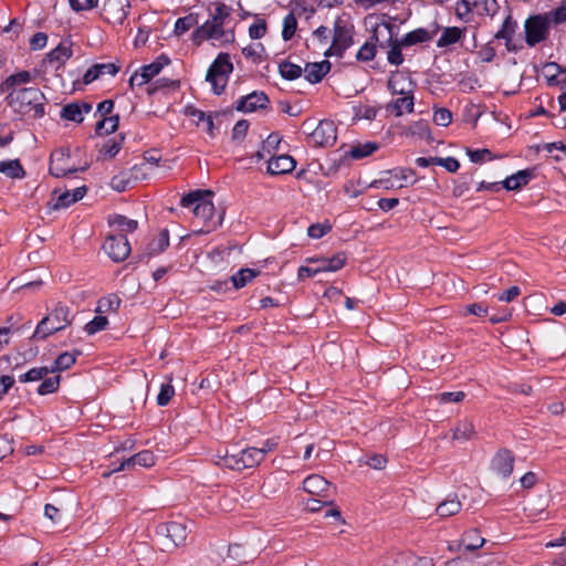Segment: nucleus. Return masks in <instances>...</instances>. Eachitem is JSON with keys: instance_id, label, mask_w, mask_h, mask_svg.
<instances>
[{"instance_id": "obj_4", "label": "nucleus", "mask_w": 566, "mask_h": 566, "mask_svg": "<svg viewBox=\"0 0 566 566\" xmlns=\"http://www.w3.org/2000/svg\"><path fill=\"white\" fill-rule=\"evenodd\" d=\"M233 71L230 57L226 53H220L210 65L206 80L212 86L216 94H221L227 86L229 74Z\"/></svg>"}, {"instance_id": "obj_27", "label": "nucleus", "mask_w": 566, "mask_h": 566, "mask_svg": "<svg viewBox=\"0 0 566 566\" xmlns=\"http://www.w3.org/2000/svg\"><path fill=\"white\" fill-rule=\"evenodd\" d=\"M532 176H533V174L528 169L520 170L516 174L506 177L502 181V186H503V188H505L509 191L518 190L523 186H526L530 182Z\"/></svg>"}, {"instance_id": "obj_15", "label": "nucleus", "mask_w": 566, "mask_h": 566, "mask_svg": "<svg viewBox=\"0 0 566 566\" xmlns=\"http://www.w3.org/2000/svg\"><path fill=\"white\" fill-rule=\"evenodd\" d=\"M352 44L353 38L350 30L340 25L339 23H336L334 29L333 43L325 52V54L340 56Z\"/></svg>"}, {"instance_id": "obj_20", "label": "nucleus", "mask_w": 566, "mask_h": 566, "mask_svg": "<svg viewBox=\"0 0 566 566\" xmlns=\"http://www.w3.org/2000/svg\"><path fill=\"white\" fill-rule=\"evenodd\" d=\"M295 160L289 155L272 156L268 160V172L271 175H283L295 168Z\"/></svg>"}, {"instance_id": "obj_8", "label": "nucleus", "mask_w": 566, "mask_h": 566, "mask_svg": "<svg viewBox=\"0 0 566 566\" xmlns=\"http://www.w3.org/2000/svg\"><path fill=\"white\" fill-rule=\"evenodd\" d=\"M71 159L70 149L61 148L55 150L51 155V164H50V174L56 178L65 177L69 174H73L80 170L75 165H71L69 161ZM86 166L81 168V170H85Z\"/></svg>"}, {"instance_id": "obj_24", "label": "nucleus", "mask_w": 566, "mask_h": 566, "mask_svg": "<svg viewBox=\"0 0 566 566\" xmlns=\"http://www.w3.org/2000/svg\"><path fill=\"white\" fill-rule=\"evenodd\" d=\"M413 94H406L388 103L386 105V112L394 114L395 116H401L405 113H411L413 111Z\"/></svg>"}, {"instance_id": "obj_31", "label": "nucleus", "mask_w": 566, "mask_h": 566, "mask_svg": "<svg viewBox=\"0 0 566 566\" xmlns=\"http://www.w3.org/2000/svg\"><path fill=\"white\" fill-rule=\"evenodd\" d=\"M0 172L12 179H21L25 175L19 159L1 160Z\"/></svg>"}, {"instance_id": "obj_26", "label": "nucleus", "mask_w": 566, "mask_h": 566, "mask_svg": "<svg viewBox=\"0 0 566 566\" xmlns=\"http://www.w3.org/2000/svg\"><path fill=\"white\" fill-rule=\"evenodd\" d=\"M185 114L192 118V122L196 124V126H203V129L211 136H214L213 129L214 124L211 115H207L200 109H197L195 107H187L185 109Z\"/></svg>"}, {"instance_id": "obj_25", "label": "nucleus", "mask_w": 566, "mask_h": 566, "mask_svg": "<svg viewBox=\"0 0 566 566\" xmlns=\"http://www.w3.org/2000/svg\"><path fill=\"white\" fill-rule=\"evenodd\" d=\"M92 111V105L88 103H71L65 105L61 109V117L67 120L81 123L83 120V114Z\"/></svg>"}, {"instance_id": "obj_6", "label": "nucleus", "mask_w": 566, "mask_h": 566, "mask_svg": "<svg viewBox=\"0 0 566 566\" xmlns=\"http://www.w3.org/2000/svg\"><path fill=\"white\" fill-rule=\"evenodd\" d=\"M209 196H211V191L209 190H197L182 197L181 205L184 207L195 205V217L202 220L205 223H208L212 220V217L214 214L213 203L210 200L206 199V197Z\"/></svg>"}, {"instance_id": "obj_40", "label": "nucleus", "mask_w": 566, "mask_h": 566, "mask_svg": "<svg viewBox=\"0 0 566 566\" xmlns=\"http://www.w3.org/2000/svg\"><path fill=\"white\" fill-rule=\"evenodd\" d=\"M474 436V427L469 421H461L453 429L452 438L453 440L459 441H468L472 439Z\"/></svg>"}, {"instance_id": "obj_11", "label": "nucleus", "mask_w": 566, "mask_h": 566, "mask_svg": "<svg viewBox=\"0 0 566 566\" xmlns=\"http://www.w3.org/2000/svg\"><path fill=\"white\" fill-rule=\"evenodd\" d=\"M169 63V59L167 56H159L156 61L148 65H144L136 71L129 78L130 86L138 85L142 86L147 84L153 77L158 75L163 67Z\"/></svg>"}, {"instance_id": "obj_38", "label": "nucleus", "mask_w": 566, "mask_h": 566, "mask_svg": "<svg viewBox=\"0 0 566 566\" xmlns=\"http://www.w3.org/2000/svg\"><path fill=\"white\" fill-rule=\"evenodd\" d=\"M169 245L168 230L164 229L159 232L157 239L153 240L148 247L147 252L149 255H155L163 252Z\"/></svg>"}, {"instance_id": "obj_29", "label": "nucleus", "mask_w": 566, "mask_h": 566, "mask_svg": "<svg viewBox=\"0 0 566 566\" xmlns=\"http://www.w3.org/2000/svg\"><path fill=\"white\" fill-rule=\"evenodd\" d=\"M166 535L176 546H179L186 542L187 527L184 523L169 522L166 524Z\"/></svg>"}, {"instance_id": "obj_12", "label": "nucleus", "mask_w": 566, "mask_h": 566, "mask_svg": "<svg viewBox=\"0 0 566 566\" xmlns=\"http://www.w3.org/2000/svg\"><path fill=\"white\" fill-rule=\"evenodd\" d=\"M514 454L507 449L500 450L491 461V470L501 479H507L514 468Z\"/></svg>"}, {"instance_id": "obj_37", "label": "nucleus", "mask_w": 566, "mask_h": 566, "mask_svg": "<svg viewBox=\"0 0 566 566\" xmlns=\"http://www.w3.org/2000/svg\"><path fill=\"white\" fill-rule=\"evenodd\" d=\"M416 555L410 552L395 553L386 558L382 566H411Z\"/></svg>"}, {"instance_id": "obj_3", "label": "nucleus", "mask_w": 566, "mask_h": 566, "mask_svg": "<svg viewBox=\"0 0 566 566\" xmlns=\"http://www.w3.org/2000/svg\"><path fill=\"white\" fill-rule=\"evenodd\" d=\"M261 462L262 453L256 451V448H247L235 453L227 452L224 455H219L217 464L231 470L241 471L256 467Z\"/></svg>"}, {"instance_id": "obj_22", "label": "nucleus", "mask_w": 566, "mask_h": 566, "mask_svg": "<svg viewBox=\"0 0 566 566\" xmlns=\"http://www.w3.org/2000/svg\"><path fill=\"white\" fill-rule=\"evenodd\" d=\"M119 71V67L114 63H97L94 64L92 67H90L84 76H83V83L90 84L93 81L99 78L101 76L108 74V75H116Z\"/></svg>"}, {"instance_id": "obj_32", "label": "nucleus", "mask_w": 566, "mask_h": 566, "mask_svg": "<svg viewBox=\"0 0 566 566\" xmlns=\"http://www.w3.org/2000/svg\"><path fill=\"white\" fill-rule=\"evenodd\" d=\"M462 507L461 502L459 501L457 495H453L452 497H449L441 502L437 509L436 512L441 517H449L460 512Z\"/></svg>"}, {"instance_id": "obj_49", "label": "nucleus", "mask_w": 566, "mask_h": 566, "mask_svg": "<svg viewBox=\"0 0 566 566\" xmlns=\"http://www.w3.org/2000/svg\"><path fill=\"white\" fill-rule=\"evenodd\" d=\"M50 373L51 370L49 367H36L30 369L25 374L20 375L19 380L21 382L38 381L45 378Z\"/></svg>"}, {"instance_id": "obj_55", "label": "nucleus", "mask_w": 566, "mask_h": 566, "mask_svg": "<svg viewBox=\"0 0 566 566\" xmlns=\"http://www.w3.org/2000/svg\"><path fill=\"white\" fill-rule=\"evenodd\" d=\"M31 81V75L27 71L19 72L17 74L10 75L6 82L3 83V88H9L17 84H25Z\"/></svg>"}, {"instance_id": "obj_42", "label": "nucleus", "mask_w": 566, "mask_h": 566, "mask_svg": "<svg viewBox=\"0 0 566 566\" xmlns=\"http://www.w3.org/2000/svg\"><path fill=\"white\" fill-rule=\"evenodd\" d=\"M279 72L283 78L292 81L298 78L302 75L303 70L297 64L284 61L280 63Z\"/></svg>"}, {"instance_id": "obj_43", "label": "nucleus", "mask_w": 566, "mask_h": 566, "mask_svg": "<svg viewBox=\"0 0 566 566\" xmlns=\"http://www.w3.org/2000/svg\"><path fill=\"white\" fill-rule=\"evenodd\" d=\"M75 360V354L64 352L55 359L54 364L49 368L51 373L63 371L73 366Z\"/></svg>"}, {"instance_id": "obj_17", "label": "nucleus", "mask_w": 566, "mask_h": 566, "mask_svg": "<svg viewBox=\"0 0 566 566\" xmlns=\"http://www.w3.org/2000/svg\"><path fill=\"white\" fill-rule=\"evenodd\" d=\"M269 103L270 99L264 92L254 91L247 96L241 97L237 102L235 109L239 112L251 113L256 109L265 108Z\"/></svg>"}, {"instance_id": "obj_56", "label": "nucleus", "mask_w": 566, "mask_h": 566, "mask_svg": "<svg viewBox=\"0 0 566 566\" xmlns=\"http://www.w3.org/2000/svg\"><path fill=\"white\" fill-rule=\"evenodd\" d=\"M175 395V388L171 384H163L160 387V391L157 396V403L159 406H166L171 400Z\"/></svg>"}, {"instance_id": "obj_2", "label": "nucleus", "mask_w": 566, "mask_h": 566, "mask_svg": "<svg viewBox=\"0 0 566 566\" xmlns=\"http://www.w3.org/2000/svg\"><path fill=\"white\" fill-rule=\"evenodd\" d=\"M7 99L8 104L20 114L34 118L44 115V95L36 87L14 90L7 96Z\"/></svg>"}, {"instance_id": "obj_10", "label": "nucleus", "mask_w": 566, "mask_h": 566, "mask_svg": "<svg viewBox=\"0 0 566 566\" xmlns=\"http://www.w3.org/2000/svg\"><path fill=\"white\" fill-rule=\"evenodd\" d=\"M128 7V0H105L102 7V17L114 25L123 24Z\"/></svg>"}, {"instance_id": "obj_14", "label": "nucleus", "mask_w": 566, "mask_h": 566, "mask_svg": "<svg viewBox=\"0 0 566 566\" xmlns=\"http://www.w3.org/2000/svg\"><path fill=\"white\" fill-rule=\"evenodd\" d=\"M303 486L310 494L321 496L322 499L332 497L335 493V488L318 474L307 476L303 482Z\"/></svg>"}, {"instance_id": "obj_61", "label": "nucleus", "mask_w": 566, "mask_h": 566, "mask_svg": "<svg viewBox=\"0 0 566 566\" xmlns=\"http://www.w3.org/2000/svg\"><path fill=\"white\" fill-rule=\"evenodd\" d=\"M266 32V23L264 20H256L249 28V35L251 39H261Z\"/></svg>"}, {"instance_id": "obj_45", "label": "nucleus", "mask_w": 566, "mask_h": 566, "mask_svg": "<svg viewBox=\"0 0 566 566\" xmlns=\"http://www.w3.org/2000/svg\"><path fill=\"white\" fill-rule=\"evenodd\" d=\"M197 24H198V18L196 14L191 13L186 17L179 18L176 21L174 32L177 36H180Z\"/></svg>"}, {"instance_id": "obj_64", "label": "nucleus", "mask_w": 566, "mask_h": 566, "mask_svg": "<svg viewBox=\"0 0 566 566\" xmlns=\"http://www.w3.org/2000/svg\"><path fill=\"white\" fill-rule=\"evenodd\" d=\"M248 129H249L248 120L241 119V120L237 122L232 129V139L238 140V142L242 140L245 137Z\"/></svg>"}, {"instance_id": "obj_34", "label": "nucleus", "mask_w": 566, "mask_h": 566, "mask_svg": "<svg viewBox=\"0 0 566 566\" xmlns=\"http://www.w3.org/2000/svg\"><path fill=\"white\" fill-rule=\"evenodd\" d=\"M460 543L467 551H475L483 546L485 539L481 537L478 530H470L463 534Z\"/></svg>"}, {"instance_id": "obj_9", "label": "nucleus", "mask_w": 566, "mask_h": 566, "mask_svg": "<svg viewBox=\"0 0 566 566\" xmlns=\"http://www.w3.org/2000/svg\"><path fill=\"white\" fill-rule=\"evenodd\" d=\"M103 249L115 262L124 261L130 253V244L124 234L108 235Z\"/></svg>"}, {"instance_id": "obj_60", "label": "nucleus", "mask_w": 566, "mask_h": 566, "mask_svg": "<svg viewBox=\"0 0 566 566\" xmlns=\"http://www.w3.org/2000/svg\"><path fill=\"white\" fill-rule=\"evenodd\" d=\"M464 398L465 394L463 391L442 392L436 396L440 403L461 402Z\"/></svg>"}, {"instance_id": "obj_13", "label": "nucleus", "mask_w": 566, "mask_h": 566, "mask_svg": "<svg viewBox=\"0 0 566 566\" xmlns=\"http://www.w3.org/2000/svg\"><path fill=\"white\" fill-rule=\"evenodd\" d=\"M336 126L332 120H321L311 134V139L318 146H332L336 142Z\"/></svg>"}, {"instance_id": "obj_35", "label": "nucleus", "mask_w": 566, "mask_h": 566, "mask_svg": "<svg viewBox=\"0 0 566 566\" xmlns=\"http://www.w3.org/2000/svg\"><path fill=\"white\" fill-rule=\"evenodd\" d=\"M109 224L116 227L122 233L134 232L138 222L122 214H115L109 219Z\"/></svg>"}, {"instance_id": "obj_58", "label": "nucleus", "mask_w": 566, "mask_h": 566, "mask_svg": "<svg viewBox=\"0 0 566 566\" xmlns=\"http://www.w3.org/2000/svg\"><path fill=\"white\" fill-rule=\"evenodd\" d=\"M376 44L373 42H366L357 52L356 57L359 61H370L375 57Z\"/></svg>"}, {"instance_id": "obj_54", "label": "nucleus", "mask_w": 566, "mask_h": 566, "mask_svg": "<svg viewBox=\"0 0 566 566\" xmlns=\"http://www.w3.org/2000/svg\"><path fill=\"white\" fill-rule=\"evenodd\" d=\"M296 19L295 17L290 13L287 14L283 20V30H282V36L285 41L290 40L296 30Z\"/></svg>"}, {"instance_id": "obj_63", "label": "nucleus", "mask_w": 566, "mask_h": 566, "mask_svg": "<svg viewBox=\"0 0 566 566\" xmlns=\"http://www.w3.org/2000/svg\"><path fill=\"white\" fill-rule=\"evenodd\" d=\"M401 42L400 43H395L389 52H388V61L389 63L394 64V65H400L402 64L403 62V56H402V53H401Z\"/></svg>"}, {"instance_id": "obj_50", "label": "nucleus", "mask_w": 566, "mask_h": 566, "mask_svg": "<svg viewBox=\"0 0 566 566\" xmlns=\"http://www.w3.org/2000/svg\"><path fill=\"white\" fill-rule=\"evenodd\" d=\"M378 149V145L375 143H365L363 145L353 146L349 150L350 157L355 159H360L363 157L369 156L375 150Z\"/></svg>"}, {"instance_id": "obj_36", "label": "nucleus", "mask_w": 566, "mask_h": 566, "mask_svg": "<svg viewBox=\"0 0 566 566\" xmlns=\"http://www.w3.org/2000/svg\"><path fill=\"white\" fill-rule=\"evenodd\" d=\"M259 274L260 272L254 269H241L231 276V281L235 289H241L245 286L249 282H251L253 279H255Z\"/></svg>"}, {"instance_id": "obj_51", "label": "nucleus", "mask_w": 566, "mask_h": 566, "mask_svg": "<svg viewBox=\"0 0 566 566\" xmlns=\"http://www.w3.org/2000/svg\"><path fill=\"white\" fill-rule=\"evenodd\" d=\"M118 127V116L105 117L96 123L97 134H111L114 133Z\"/></svg>"}, {"instance_id": "obj_28", "label": "nucleus", "mask_w": 566, "mask_h": 566, "mask_svg": "<svg viewBox=\"0 0 566 566\" xmlns=\"http://www.w3.org/2000/svg\"><path fill=\"white\" fill-rule=\"evenodd\" d=\"M155 464V455L149 450H144L122 461V468L134 469L136 465L149 468Z\"/></svg>"}, {"instance_id": "obj_19", "label": "nucleus", "mask_w": 566, "mask_h": 566, "mask_svg": "<svg viewBox=\"0 0 566 566\" xmlns=\"http://www.w3.org/2000/svg\"><path fill=\"white\" fill-rule=\"evenodd\" d=\"M388 88L392 94L406 95L413 94L415 84L407 73L395 72L390 75L388 81Z\"/></svg>"}, {"instance_id": "obj_48", "label": "nucleus", "mask_w": 566, "mask_h": 566, "mask_svg": "<svg viewBox=\"0 0 566 566\" xmlns=\"http://www.w3.org/2000/svg\"><path fill=\"white\" fill-rule=\"evenodd\" d=\"M119 305H120V298L115 294H111V295L103 297L98 301L96 312L97 313H104V312H108V311L115 312L118 310Z\"/></svg>"}, {"instance_id": "obj_21", "label": "nucleus", "mask_w": 566, "mask_h": 566, "mask_svg": "<svg viewBox=\"0 0 566 566\" xmlns=\"http://www.w3.org/2000/svg\"><path fill=\"white\" fill-rule=\"evenodd\" d=\"M86 191L87 188L85 186L77 187L73 190H66L61 193L55 190L53 196H56V201L53 203V209L67 208L72 203L81 200L85 196Z\"/></svg>"}, {"instance_id": "obj_1", "label": "nucleus", "mask_w": 566, "mask_h": 566, "mask_svg": "<svg viewBox=\"0 0 566 566\" xmlns=\"http://www.w3.org/2000/svg\"><path fill=\"white\" fill-rule=\"evenodd\" d=\"M229 19V9L224 4H218L210 19L192 32L191 39L193 43L200 45L206 40L216 41L221 44L233 42L234 33L228 28Z\"/></svg>"}, {"instance_id": "obj_44", "label": "nucleus", "mask_w": 566, "mask_h": 566, "mask_svg": "<svg viewBox=\"0 0 566 566\" xmlns=\"http://www.w3.org/2000/svg\"><path fill=\"white\" fill-rule=\"evenodd\" d=\"M461 34H462V30L457 27L446 28L443 30L440 39L438 40L437 44L440 48L453 44L460 40Z\"/></svg>"}, {"instance_id": "obj_53", "label": "nucleus", "mask_w": 566, "mask_h": 566, "mask_svg": "<svg viewBox=\"0 0 566 566\" xmlns=\"http://www.w3.org/2000/svg\"><path fill=\"white\" fill-rule=\"evenodd\" d=\"M107 324L108 321L105 316L97 315L85 325L84 331L88 335H94L95 333L105 329Z\"/></svg>"}, {"instance_id": "obj_16", "label": "nucleus", "mask_w": 566, "mask_h": 566, "mask_svg": "<svg viewBox=\"0 0 566 566\" xmlns=\"http://www.w3.org/2000/svg\"><path fill=\"white\" fill-rule=\"evenodd\" d=\"M72 46L71 40H62L55 49L46 54L44 62L53 69L60 70L71 59L73 54Z\"/></svg>"}, {"instance_id": "obj_52", "label": "nucleus", "mask_w": 566, "mask_h": 566, "mask_svg": "<svg viewBox=\"0 0 566 566\" xmlns=\"http://www.w3.org/2000/svg\"><path fill=\"white\" fill-rule=\"evenodd\" d=\"M44 380L38 388V394L41 396L53 394L60 387V376H53L49 378H43Z\"/></svg>"}, {"instance_id": "obj_7", "label": "nucleus", "mask_w": 566, "mask_h": 566, "mask_svg": "<svg viewBox=\"0 0 566 566\" xmlns=\"http://www.w3.org/2000/svg\"><path fill=\"white\" fill-rule=\"evenodd\" d=\"M551 22L545 14H537L525 21L526 43L531 46L544 41Z\"/></svg>"}, {"instance_id": "obj_23", "label": "nucleus", "mask_w": 566, "mask_h": 566, "mask_svg": "<svg viewBox=\"0 0 566 566\" xmlns=\"http://www.w3.org/2000/svg\"><path fill=\"white\" fill-rule=\"evenodd\" d=\"M329 70L331 63L326 60L322 62L306 63L304 67V75L310 83L316 84L323 80Z\"/></svg>"}, {"instance_id": "obj_57", "label": "nucleus", "mask_w": 566, "mask_h": 566, "mask_svg": "<svg viewBox=\"0 0 566 566\" xmlns=\"http://www.w3.org/2000/svg\"><path fill=\"white\" fill-rule=\"evenodd\" d=\"M428 124L424 120H418L408 126L406 135L424 137L428 135Z\"/></svg>"}, {"instance_id": "obj_5", "label": "nucleus", "mask_w": 566, "mask_h": 566, "mask_svg": "<svg viewBox=\"0 0 566 566\" xmlns=\"http://www.w3.org/2000/svg\"><path fill=\"white\" fill-rule=\"evenodd\" d=\"M70 323L69 308L57 307L38 324L33 338L45 339L49 335L64 329Z\"/></svg>"}, {"instance_id": "obj_30", "label": "nucleus", "mask_w": 566, "mask_h": 566, "mask_svg": "<svg viewBox=\"0 0 566 566\" xmlns=\"http://www.w3.org/2000/svg\"><path fill=\"white\" fill-rule=\"evenodd\" d=\"M217 555L224 560L226 557L237 562H243L247 558L244 548L239 544L219 546L216 551Z\"/></svg>"}, {"instance_id": "obj_46", "label": "nucleus", "mask_w": 566, "mask_h": 566, "mask_svg": "<svg viewBox=\"0 0 566 566\" xmlns=\"http://www.w3.org/2000/svg\"><path fill=\"white\" fill-rule=\"evenodd\" d=\"M545 15L555 25L566 23V0H560L559 4Z\"/></svg>"}, {"instance_id": "obj_18", "label": "nucleus", "mask_w": 566, "mask_h": 566, "mask_svg": "<svg viewBox=\"0 0 566 566\" xmlns=\"http://www.w3.org/2000/svg\"><path fill=\"white\" fill-rule=\"evenodd\" d=\"M346 261L347 256L344 252H338L332 258H317L308 260L311 264H315L317 274L322 272H336L345 265Z\"/></svg>"}, {"instance_id": "obj_39", "label": "nucleus", "mask_w": 566, "mask_h": 566, "mask_svg": "<svg viewBox=\"0 0 566 566\" xmlns=\"http://www.w3.org/2000/svg\"><path fill=\"white\" fill-rule=\"evenodd\" d=\"M122 140H123V138H120L119 140H116V139L107 140L99 149L98 159L108 160V159L114 158L119 153V150L122 148Z\"/></svg>"}, {"instance_id": "obj_33", "label": "nucleus", "mask_w": 566, "mask_h": 566, "mask_svg": "<svg viewBox=\"0 0 566 566\" xmlns=\"http://www.w3.org/2000/svg\"><path fill=\"white\" fill-rule=\"evenodd\" d=\"M282 142L281 136L277 133H272L263 142L260 150L256 151L255 156L258 159H264L265 156L272 155L280 146Z\"/></svg>"}, {"instance_id": "obj_41", "label": "nucleus", "mask_w": 566, "mask_h": 566, "mask_svg": "<svg viewBox=\"0 0 566 566\" xmlns=\"http://www.w3.org/2000/svg\"><path fill=\"white\" fill-rule=\"evenodd\" d=\"M431 39L429 31L426 29H417L407 33L401 40L402 45H413L417 43L427 42Z\"/></svg>"}, {"instance_id": "obj_62", "label": "nucleus", "mask_w": 566, "mask_h": 566, "mask_svg": "<svg viewBox=\"0 0 566 566\" xmlns=\"http://www.w3.org/2000/svg\"><path fill=\"white\" fill-rule=\"evenodd\" d=\"M264 51V48L261 43L255 44H249L242 49V54L245 57L258 60L261 57L262 52Z\"/></svg>"}, {"instance_id": "obj_47", "label": "nucleus", "mask_w": 566, "mask_h": 566, "mask_svg": "<svg viewBox=\"0 0 566 566\" xmlns=\"http://www.w3.org/2000/svg\"><path fill=\"white\" fill-rule=\"evenodd\" d=\"M132 180L130 171H122L112 178L111 187L117 192H123L128 188Z\"/></svg>"}, {"instance_id": "obj_59", "label": "nucleus", "mask_w": 566, "mask_h": 566, "mask_svg": "<svg viewBox=\"0 0 566 566\" xmlns=\"http://www.w3.org/2000/svg\"><path fill=\"white\" fill-rule=\"evenodd\" d=\"M452 120V114L447 108H437L433 114V122L434 124L446 127L448 126Z\"/></svg>"}]
</instances>
